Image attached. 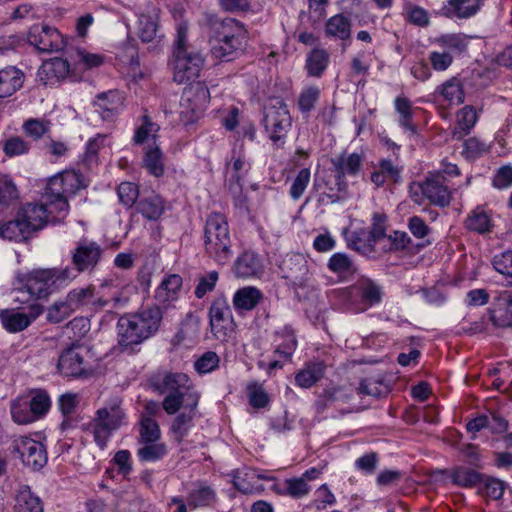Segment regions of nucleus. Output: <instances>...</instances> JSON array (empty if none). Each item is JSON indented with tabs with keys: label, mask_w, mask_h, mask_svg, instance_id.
I'll list each match as a JSON object with an SVG mask.
<instances>
[{
	"label": "nucleus",
	"mask_w": 512,
	"mask_h": 512,
	"mask_svg": "<svg viewBox=\"0 0 512 512\" xmlns=\"http://www.w3.org/2000/svg\"><path fill=\"white\" fill-rule=\"evenodd\" d=\"M73 280L75 273L69 266L33 269L16 276L15 290L27 293L34 300L43 299L67 287Z\"/></svg>",
	"instance_id": "f257e3e1"
},
{
	"label": "nucleus",
	"mask_w": 512,
	"mask_h": 512,
	"mask_svg": "<svg viewBox=\"0 0 512 512\" xmlns=\"http://www.w3.org/2000/svg\"><path fill=\"white\" fill-rule=\"evenodd\" d=\"M162 318V311L156 305L121 316L117 322L119 345L131 347L147 340L158 331Z\"/></svg>",
	"instance_id": "f03ea898"
},
{
	"label": "nucleus",
	"mask_w": 512,
	"mask_h": 512,
	"mask_svg": "<svg viewBox=\"0 0 512 512\" xmlns=\"http://www.w3.org/2000/svg\"><path fill=\"white\" fill-rule=\"evenodd\" d=\"M128 424V416L123 407V400L112 397L98 408L88 423L83 424V431L93 436L95 444L105 449L114 432Z\"/></svg>",
	"instance_id": "7ed1b4c3"
},
{
	"label": "nucleus",
	"mask_w": 512,
	"mask_h": 512,
	"mask_svg": "<svg viewBox=\"0 0 512 512\" xmlns=\"http://www.w3.org/2000/svg\"><path fill=\"white\" fill-rule=\"evenodd\" d=\"M87 186L85 179L75 170L62 171L49 178L43 199L51 211H56L52 221L61 222L69 213L68 197Z\"/></svg>",
	"instance_id": "20e7f679"
},
{
	"label": "nucleus",
	"mask_w": 512,
	"mask_h": 512,
	"mask_svg": "<svg viewBox=\"0 0 512 512\" xmlns=\"http://www.w3.org/2000/svg\"><path fill=\"white\" fill-rule=\"evenodd\" d=\"M247 31L233 18H225L213 26L211 53L220 60L231 61L245 48Z\"/></svg>",
	"instance_id": "39448f33"
},
{
	"label": "nucleus",
	"mask_w": 512,
	"mask_h": 512,
	"mask_svg": "<svg viewBox=\"0 0 512 512\" xmlns=\"http://www.w3.org/2000/svg\"><path fill=\"white\" fill-rule=\"evenodd\" d=\"M204 246L210 258L225 265L233 256L232 240L227 220L220 213L208 216L204 227Z\"/></svg>",
	"instance_id": "423d86ee"
},
{
	"label": "nucleus",
	"mask_w": 512,
	"mask_h": 512,
	"mask_svg": "<svg viewBox=\"0 0 512 512\" xmlns=\"http://www.w3.org/2000/svg\"><path fill=\"white\" fill-rule=\"evenodd\" d=\"M263 124L274 144L280 145L279 142H283L287 130L291 126V117L287 105L282 99H270L264 106Z\"/></svg>",
	"instance_id": "0eeeda50"
},
{
	"label": "nucleus",
	"mask_w": 512,
	"mask_h": 512,
	"mask_svg": "<svg viewBox=\"0 0 512 512\" xmlns=\"http://www.w3.org/2000/svg\"><path fill=\"white\" fill-rule=\"evenodd\" d=\"M210 101L208 87L197 82L185 88L180 100V119L184 124L195 122L205 111Z\"/></svg>",
	"instance_id": "6e6552de"
},
{
	"label": "nucleus",
	"mask_w": 512,
	"mask_h": 512,
	"mask_svg": "<svg viewBox=\"0 0 512 512\" xmlns=\"http://www.w3.org/2000/svg\"><path fill=\"white\" fill-rule=\"evenodd\" d=\"M217 502V494L212 486L203 481L192 483L186 499L172 497L168 502L170 509L175 507L173 512H189L200 508L212 507Z\"/></svg>",
	"instance_id": "1a4fd4ad"
},
{
	"label": "nucleus",
	"mask_w": 512,
	"mask_h": 512,
	"mask_svg": "<svg viewBox=\"0 0 512 512\" xmlns=\"http://www.w3.org/2000/svg\"><path fill=\"white\" fill-rule=\"evenodd\" d=\"M209 326L217 340L228 341L235 332L236 323L227 299L217 296L212 301L209 310Z\"/></svg>",
	"instance_id": "9d476101"
},
{
	"label": "nucleus",
	"mask_w": 512,
	"mask_h": 512,
	"mask_svg": "<svg viewBox=\"0 0 512 512\" xmlns=\"http://www.w3.org/2000/svg\"><path fill=\"white\" fill-rule=\"evenodd\" d=\"M41 304L33 302L25 307H14L0 310V323L2 327L12 334L28 329L43 313Z\"/></svg>",
	"instance_id": "9b49d317"
},
{
	"label": "nucleus",
	"mask_w": 512,
	"mask_h": 512,
	"mask_svg": "<svg viewBox=\"0 0 512 512\" xmlns=\"http://www.w3.org/2000/svg\"><path fill=\"white\" fill-rule=\"evenodd\" d=\"M204 65L200 52L191 50L173 54V79L178 84H186L197 79Z\"/></svg>",
	"instance_id": "f8f14e48"
},
{
	"label": "nucleus",
	"mask_w": 512,
	"mask_h": 512,
	"mask_svg": "<svg viewBox=\"0 0 512 512\" xmlns=\"http://www.w3.org/2000/svg\"><path fill=\"white\" fill-rule=\"evenodd\" d=\"M12 452L17 454L22 463L34 471L42 469L48 460L45 446L30 437L19 436L12 442Z\"/></svg>",
	"instance_id": "ddd939ff"
},
{
	"label": "nucleus",
	"mask_w": 512,
	"mask_h": 512,
	"mask_svg": "<svg viewBox=\"0 0 512 512\" xmlns=\"http://www.w3.org/2000/svg\"><path fill=\"white\" fill-rule=\"evenodd\" d=\"M27 41L40 53L59 52L67 44L65 37L56 28L38 24L29 29Z\"/></svg>",
	"instance_id": "4468645a"
},
{
	"label": "nucleus",
	"mask_w": 512,
	"mask_h": 512,
	"mask_svg": "<svg viewBox=\"0 0 512 512\" xmlns=\"http://www.w3.org/2000/svg\"><path fill=\"white\" fill-rule=\"evenodd\" d=\"M422 195L428 201L436 206H448L452 200V194L446 184V178L441 172L430 174L424 181L419 182L417 186Z\"/></svg>",
	"instance_id": "2eb2a0df"
},
{
	"label": "nucleus",
	"mask_w": 512,
	"mask_h": 512,
	"mask_svg": "<svg viewBox=\"0 0 512 512\" xmlns=\"http://www.w3.org/2000/svg\"><path fill=\"white\" fill-rule=\"evenodd\" d=\"M102 249L96 242L81 241L72 252V263L75 279L80 273L92 271L99 263Z\"/></svg>",
	"instance_id": "dca6fc26"
},
{
	"label": "nucleus",
	"mask_w": 512,
	"mask_h": 512,
	"mask_svg": "<svg viewBox=\"0 0 512 512\" xmlns=\"http://www.w3.org/2000/svg\"><path fill=\"white\" fill-rule=\"evenodd\" d=\"M200 394L193 385L191 379L185 384V389L177 394L165 396L162 402L164 411L169 415L176 414L181 408L185 410H196Z\"/></svg>",
	"instance_id": "f3484780"
},
{
	"label": "nucleus",
	"mask_w": 512,
	"mask_h": 512,
	"mask_svg": "<svg viewBox=\"0 0 512 512\" xmlns=\"http://www.w3.org/2000/svg\"><path fill=\"white\" fill-rule=\"evenodd\" d=\"M331 163L334 168L337 185H343L344 189L346 187L344 182L345 177H355L361 171L363 166V156L359 153L343 152L340 155L332 158ZM339 190H342V188H339Z\"/></svg>",
	"instance_id": "a211bd4d"
},
{
	"label": "nucleus",
	"mask_w": 512,
	"mask_h": 512,
	"mask_svg": "<svg viewBox=\"0 0 512 512\" xmlns=\"http://www.w3.org/2000/svg\"><path fill=\"white\" fill-rule=\"evenodd\" d=\"M21 219L28 226V231L31 234L34 231L42 229L48 222L55 224L52 217L56 215V211H51L48 203L44 201L43 204H27L19 212Z\"/></svg>",
	"instance_id": "6ab92c4d"
},
{
	"label": "nucleus",
	"mask_w": 512,
	"mask_h": 512,
	"mask_svg": "<svg viewBox=\"0 0 512 512\" xmlns=\"http://www.w3.org/2000/svg\"><path fill=\"white\" fill-rule=\"evenodd\" d=\"M86 350L81 346H72L63 351L58 360L59 372L67 377H77L84 372Z\"/></svg>",
	"instance_id": "aec40b11"
},
{
	"label": "nucleus",
	"mask_w": 512,
	"mask_h": 512,
	"mask_svg": "<svg viewBox=\"0 0 512 512\" xmlns=\"http://www.w3.org/2000/svg\"><path fill=\"white\" fill-rule=\"evenodd\" d=\"M189 376L181 372L158 373L152 378L153 388L160 394L169 396L185 389Z\"/></svg>",
	"instance_id": "412c9836"
},
{
	"label": "nucleus",
	"mask_w": 512,
	"mask_h": 512,
	"mask_svg": "<svg viewBox=\"0 0 512 512\" xmlns=\"http://www.w3.org/2000/svg\"><path fill=\"white\" fill-rule=\"evenodd\" d=\"M351 20L343 14H336L330 17L325 23V36L331 39L340 40L343 50L347 47V41L351 40Z\"/></svg>",
	"instance_id": "4be33fe9"
},
{
	"label": "nucleus",
	"mask_w": 512,
	"mask_h": 512,
	"mask_svg": "<svg viewBox=\"0 0 512 512\" xmlns=\"http://www.w3.org/2000/svg\"><path fill=\"white\" fill-rule=\"evenodd\" d=\"M123 96L117 90L100 93L94 100L97 111L104 120H112L123 105Z\"/></svg>",
	"instance_id": "5701e85b"
},
{
	"label": "nucleus",
	"mask_w": 512,
	"mask_h": 512,
	"mask_svg": "<svg viewBox=\"0 0 512 512\" xmlns=\"http://www.w3.org/2000/svg\"><path fill=\"white\" fill-rule=\"evenodd\" d=\"M262 267V260L259 255L247 250L237 257L234 263V273L240 278H250L259 275Z\"/></svg>",
	"instance_id": "b1692460"
},
{
	"label": "nucleus",
	"mask_w": 512,
	"mask_h": 512,
	"mask_svg": "<svg viewBox=\"0 0 512 512\" xmlns=\"http://www.w3.org/2000/svg\"><path fill=\"white\" fill-rule=\"evenodd\" d=\"M70 72V64L67 60L55 57L45 61L39 70L40 79L45 84H53L54 81L64 79Z\"/></svg>",
	"instance_id": "393cba45"
},
{
	"label": "nucleus",
	"mask_w": 512,
	"mask_h": 512,
	"mask_svg": "<svg viewBox=\"0 0 512 512\" xmlns=\"http://www.w3.org/2000/svg\"><path fill=\"white\" fill-rule=\"evenodd\" d=\"M351 395L343 388L331 387L318 397L314 406L318 413H323L329 407L341 409V405L349 402Z\"/></svg>",
	"instance_id": "a878e982"
},
{
	"label": "nucleus",
	"mask_w": 512,
	"mask_h": 512,
	"mask_svg": "<svg viewBox=\"0 0 512 512\" xmlns=\"http://www.w3.org/2000/svg\"><path fill=\"white\" fill-rule=\"evenodd\" d=\"M262 292L253 286L238 289L233 295V306L236 311L244 312L253 310L262 300Z\"/></svg>",
	"instance_id": "bb28decb"
},
{
	"label": "nucleus",
	"mask_w": 512,
	"mask_h": 512,
	"mask_svg": "<svg viewBox=\"0 0 512 512\" xmlns=\"http://www.w3.org/2000/svg\"><path fill=\"white\" fill-rule=\"evenodd\" d=\"M142 167L152 176L161 177L165 172L164 154L159 145H147L144 148Z\"/></svg>",
	"instance_id": "cd10ccee"
},
{
	"label": "nucleus",
	"mask_w": 512,
	"mask_h": 512,
	"mask_svg": "<svg viewBox=\"0 0 512 512\" xmlns=\"http://www.w3.org/2000/svg\"><path fill=\"white\" fill-rule=\"evenodd\" d=\"M24 82V73L10 66L0 70V98H5L19 90Z\"/></svg>",
	"instance_id": "c85d7f7f"
},
{
	"label": "nucleus",
	"mask_w": 512,
	"mask_h": 512,
	"mask_svg": "<svg viewBox=\"0 0 512 512\" xmlns=\"http://www.w3.org/2000/svg\"><path fill=\"white\" fill-rule=\"evenodd\" d=\"M386 221L387 217L383 213H374L372 217V227L368 243H362L360 238L353 241V245L357 251L367 252L372 249V242L376 243L386 238Z\"/></svg>",
	"instance_id": "c756f323"
},
{
	"label": "nucleus",
	"mask_w": 512,
	"mask_h": 512,
	"mask_svg": "<svg viewBox=\"0 0 512 512\" xmlns=\"http://www.w3.org/2000/svg\"><path fill=\"white\" fill-rule=\"evenodd\" d=\"M481 0H448L442 7V14L449 18H468L480 8Z\"/></svg>",
	"instance_id": "7c9ffc66"
},
{
	"label": "nucleus",
	"mask_w": 512,
	"mask_h": 512,
	"mask_svg": "<svg viewBox=\"0 0 512 512\" xmlns=\"http://www.w3.org/2000/svg\"><path fill=\"white\" fill-rule=\"evenodd\" d=\"M464 225L466 229L479 234L490 232L492 228L491 214L483 206H477L467 215Z\"/></svg>",
	"instance_id": "2f4dec72"
},
{
	"label": "nucleus",
	"mask_w": 512,
	"mask_h": 512,
	"mask_svg": "<svg viewBox=\"0 0 512 512\" xmlns=\"http://www.w3.org/2000/svg\"><path fill=\"white\" fill-rule=\"evenodd\" d=\"M137 211L147 220H158L165 211V202L157 194L142 197L136 205Z\"/></svg>",
	"instance_id": "473e14b6"
},
{
	"label": "nucleus",
	"mask_w": 512,
	"mask_h": 512,
	"mask_svg": "<svg viewBox=\"0 0 512 512\" xmlns=\"http://www.w3.org/2000/svg\"><path fill=\"white\" fill-rule=\"evenodd\" d=\"M31 234L28 226L23 222L19 213L12 220L0 222V237L9 241L21 242L26 240Z\"/></svg>",
	"instance_id": "72a5a7b5"
},
{
	"label": "nucleus",
	"mask_w": 512,
	"mask_h": 512,
	"mask_svg": "<svg viewBox=\"0 0 512 512\" xmlns=\"http://www.w3.org/2000/svg\"><path fill=\"white\" fill-rule=\"evenodd\" d=\"M435 93L441 95L450 104L460 105L465 100L462 82L457 77H452L439 85Z\"/></svg>",
	"instance_id": "f704fd0d"
},
{
	"label": "nucleus",
	"mask_w": 512,
	"mask_h": 512,
	"mask_svg": "<svg viewBox=\"0 0 512 512\" xmlns=\"http://www.w3.org/2000/svg\"><path fill=\"white\" fill-rule=\"evenodd\" d=\"M137 34L142 42H158L159 35L158 17L156 14H141L138 18Z\"/></svg>",
	"instance_id": "c9c22d12"
},
{
	"label": "nucleus",
	"mask_w": 512,
	"mask_h": 512,
	"mask_svg": "<svg viewBox=\"0 0 512 512\" xmlns=\"http://www.w3.org/2000/svg\"><path fill=\"white\" fill-rule=\"evenodd\" d=\"M142 123L136 128L133 135V143L136 145H143L144 143L152 142L151 145H158L156 143L160 127L157 123L153 122L148 115L141 117Z\"/></svg>",
	"instance_id": "e433bc0d"
},
{
	"label": "nucleus",
	"mask_w": 512,
	"mask_h": 512,
	"mask_svg": "<svg viewBox=\"0 0 512 512\" xmlns=\"http://www.w3.org/2000/svg\"><path fill=\"white\" fill-rule=\"evenodd\" d=\"M182 287V278L177 274L165 277L156 290L155 298L162 303L177 299Z\"/></svg>",
	"instance_id": "4c0bfd02"
},
{
	"label": "nucleus",
	"mask_w": 512,
	"mask_h": 512,
	"mask_svg": "<svg viewBox=\"0 0 512 512\" xmlns=\"http://www.w3.org/2000/svg\"><path fill=\"white\" fill-rule=\"evenodd\" d=\"M324 369L322 363L308 364L295 375V382L301 388H310L322 379Z\"/></svg>",
	"instance_id": "58836bf2"
},
{
	"label": "nucleus",
	"mask_w": 512,
	"mask_h": 512,
	"mask_svg": "<svg viewBox=\"0 0 512 512\" xmlns=\"http://www.w3.org/2000/svg\"><path fill=\"white\" fill-rule=\"evenodd\" d=\"M477 121L476 111L472 106H464L457 113V127L453 131V137L457 140L466 136Z\"/></svg>",
	"instance_id": "ea45409f"
},
{
	"label": "nucleus",
	"mask_w": 512,
	"mask_h": 512,
	"mask_svg": "<svg viewBox=\"0 0 512 512\" xmlns=\"http://www.w3.org/2000/svg\"><path fill=\"white\" fill-rule=\"evenodd\" d=\"M452 482L458 486L471 488L480 484L484 480V474L473 469L458 466L451 471Z\"/></svg>",
	"instance_id": "a19ab883"
},
{
	"label": "nucleus",
	"mask_w": 512,
	"mask_h": 512,
	"mask_svg": "<svg viewBox=\"0 0 512 512\" xmlns=\"http://www.w3.org/2000/svg\"><path fill=\"white\" fill-rule=\"evenodd\" d=\"M356 288L359 291L360 297L368 306H373L381 302L383 290L380 285L370 279H361L358 281Z\"/></svg>",
	"instance_id": "79ce46f5"
},
{
	"label": "nucleus",
	"mask_w": 512,
	"mask_h": 512,
	"mask_svg": "<svg viewBox=\"0 0 512 512\" xmlns=\"http://www.w3.org/2000/svg\"><path fill=\"white\" fill-rule=\"evenodd\" d=\"M14 512H43L41 500L29 487H23L17 494Z\"/></svg>",
	"instance_id": "37998d69"
},
{
	"label": "nucleus",
	"mask_w": 512,
	"mask_h": 512,
	"mask_svg": "<svg viewBox=\"0 0 512 512\" xmlns=\"http://www.w3.org/2000/svg\"><path fill=\"white\" fill-rule=\"evenodd\" d=\"M94 292L95 287L93 285L78 287L69 291L66 295V299L74 312H76L83 307H89L92 299L94 298Z\"/></svg>",
	"instance_id": "c03bdc74"
},
{
	"label": "nucleus",
	"mask_w": 512,
	"mask_h": 512,
	"mask_svg": "<svg viewBox=\"0 0 512 512\" xmlns=\"http://www.w3.org/2000/svg\"><path fill=\"white\" fill-rule=\"evenodd\" d=\"M329 63V54L324 49H314L307 56L306 69L310 76L320 77Z\"/></svg>",
	"instance_id": "a18cd8bd"
},
{
	"label": "nucleus",
	"mask_w": 512,
	"mask_h": 512,
	"mask_svg": "<svg viewBox=\"0 0 512 512\" xmlns=\"http://www.w3.org/2000/svg\"><path fill=\"white\" fill-rule=\"evenodd\" d=\"M195 411L196 410L183 409L182 412H180L173 420L171 431L178 442H181L184 437L187 436L189 430L193 426Z\"/></svg>",
	"instance_id": "49530a36"
},
{
	"label": "nucleus",
	"mask_w": 512,
	"mask_h": 512,
	"mask_svg": "<svg viewBox=\"0 0 512 512\" xmlns=\"http://www.w3.org/2000/svg\"><path fill=\"white\" fill-rule=\"evenodd\" d=\"M11 416L18 424H29L37 420L29 407L28 398H18L11 403Z\"/></svg>",
	"instance_id": "de8ad7c7"
},
{
	"label": "nucleus",
	"mask_w": 512,
	"mask_h": 512,
	"mask_svg": "<svg viewBox=\"0 0 512 512\" xmlns=\"http://www.w3.org/2000/svg\"><path fill=\"white\" fill-rule=\"evenodd\" d=\"M443 51L454 53H462L468 46V38L462 34H447L438 37L435 40Z\"/></svg>",
	"instance_id": "09e8293b"
},
{
	"label": "nucleus",
	"mask_w": 512,
	"mask_h": 512,
	"mask_svg": "<svg viewBox=\"0 0 512 512\" xmlns=\"http://www.w3.org/2000/svg\"><path fill=\"white\" fill-rule=\"evenodd\" d=\"M320 93V89L317 86H308L302 89L298 96L297 107L303 115L308 116L315 108L320 98Z\"/></svg>",
	"instance_id": "8fccbe9b"
},
{
	"label": "nucleus",
	"mask_w": 512,
	"mask_h": 512,
	"mask_svg": "<svg viewBox=\"0 0 512 512\" xmlns=\"http://www.w3.org/2000/svg\"><path fill=\"white\" fill-rule=\"evenodd\" d=\"M281 269L286 273V278L296 280L304 274L306 261L301 254H294L283 260Z\"/></svg>",
	"instance_id": "3c124183"
},
{
	"label": "nucleus",
	"mask_w": 512,
	"mask_h": 512,
	"mask_svg": "<svg viewBox=\"0 0 512 512\" xmlns=\"http://www.w3.org/2000/svg\"><path fill=\"white\" fill-rule=\"evenodd\" d=\"M28 403L37 420L45 415L51 406L48 393L42 389L32 391L31 398L28 399Z\"/></svg>",
	"instance_id": "603ef678"
},
{
	"label": "nucleus",
	"mask_w": 512,
	"mask_h": 512,
	"mask_svg": "<svg viewBox=\"0 0 512 512\" xmlns=\"http://www.w3.org/2000/svg\"><path fill=\"white\" fill-rule=\"evenodd\" d=\"M139 434L142 443L157 442L160 438L159 425L151 416L143 415L140 421Z\"/></svg>",
	"instance_id": "864d4df0"
},
{
	"label": "nucleus",
	"mask_w": 512,
	"mask_h": 512,
	"mask_svg": "<svg viewBox=\"0 0 512 512\" xmlns=\"http://www.w3.org/2000/svg\"><path fill=\"white\" fill-rule=\"evenodd\" d=\"M145 445L138 449L137 455L143 462H154L163 458L167 454L166 445L163 443H144Z\"/></svg>",
	"instance_id": "5fc2aeb1"
},
{
	"label": "nucleus",
	"mask_w": 512,
	"mask_h": 512,
	"mask_svg": "<svg viewBox=\"0 0 512 512\" xmlns=\"http://www.w3.org/2000/svg\"><path fill=\"white\" fill-rule=\"evenodd\" d=\"M120 203L126 208H132L139 197V187L133 182H122L117 188Z\"/></svg>",
	"instance_id": "6e6d98bb"
},
{
	"label": "nucleus",
	"mask_w": 512,
	"mask_h": 512,
	"mask_svg": "<svg viewBox=\"0 0 512 512\" xmlns=\"http://www.w3.org/2000/svg\"><path fill=\"white\" fill-rule=\"evenodd\" d=\"M74 313L66 297L53 303L47 311V320L51 323H60Z\"/></svg>",
	"instance_id": "4d7b16f0"
},
{
	"label": "nucleus",
	"mask_w": 512,
	"mask_h": 512,
	"mask_svg": "<svg viewBox=\"0 0 512 512\" xmlns=\"http://www.w3.org/2000/svg\"><path fill=\"white\" fill-rule=\"evenodd\" d=\"M285 491H279L280 495H288L292 498H301L310 492V486L305 478H290L284 481Z\"/></svg>",
	"instance_id": "13d9d810"
},
{
	"label": "nucleus",
	"mask_w": 512,
	"mask_h": 512,
	"mask_svg": "<svg viewBox=\"0 0 512 512\" xmlns=\"http://www.w3.org/2000/svg\"><path fill=\"white\" fill-rule=\"evenodd\" d=\"M404 13L406 19L416 26L426 27L430 22L428 12L424 8L410 2L404 4Z\"/></svg>",
	"instance_id": "bf43d9fd"
},
{
	"label": "nucleus",
	"mask_w": 512,
	"mask_h": 512,
	"mask_svg": "<svg viewBox=\"0 0 512 512\" xmlns=\"http://www.w3.org/2000/svg\"><path fill=\"white\" fill-rule=\"evenodd\" d=\"M49 120L30 118L23 123V131L29 137L35 140L40 139L50 130Z\"/></svg>",
	"instance_id": "052dcab7"
},
{
	"label": "nucleus",
	"mask_w": 512,
	"mask_h": 512,
	"mask_svg": "<svg viewBox=\"0 0 512 512\" xmlns=\"http://www.w3.org/2000/svg\"><path fill=\"white\" fill-rule=\"evenodd\" d=\"M360 395L380 397L388 392L387 386L380 379L366 378L360 382L357 389Z\"/></svg>",
	"instance_id": "680f3d73"
},
{
	"label": "nucleus",
	"mask_w": 512,
	"mask_h": 512,
	"mask_svg": "<svg viewBox=\"0 0 512 512\" xmlns=\"http://www.w3.org/2000/svg\"><path fill=\"white\" fill-rule=\"evenodd\" d=\"M255 476L254 470L237 472L233 477V484L238 491L251 494L256 490Z\"/></svg>",
	"instance_id": "e2e57ef3"
},
{
	"label": "nucleus",
	"mask_w": 512,
	"mask_h": 512,
	"mask_svg": "<svg viewBox=\"0 0 512 512\" xmlns=\"http://www.w3.org/2000/svg\"><path fill=\"white\" fill-rule=\"evenodd\" d=\"M483 484L481 493L493 500H499L503 497L506 485L500 479L484 475V480L480 483Z\"/></svg>",
	"instance_id": "0e129e2a"
},
{
	"label": "nucleus",
	"mask_w": 512,
	"mask_h": 512,
	"mask_svg": "<svg viewBox=\"0 0 512 512\" xmlns=\"http://www.w3.org/2000/svg\"><path fill=\"white\" fill-rule=\"evenodd\" d=\"M29 149L30 144L20 136H11L3 144V151L9 157L26 154Z\"/></svg>",
	"instance_id": "69168bd1"
},
{
	"label": "nucleus",
	"mask_w": 512,
	"mask_h": 512,
	"mask_svg": "<svg viewBox=\"0 0 512 512\" xmlns=\"http://www.w3.org/2000/svg\"><path fill=\"white\" fill-rule=\"evenodd\" d=\"M311 173L308 168L301 169L293 180L289 194L293 200H298L304 194L309 182Z\"/></svg>",
	"instance_id": "338daca9"
},
{
	"label": "nucleus",
	"mask_w": 512,
	"mask_h": 512,
	"mask_svg": "<svg viewBox=\"0 0 512 512\" xmlns=\"http://www.w3.org/2000/svg\"><path fill=\"white\" fill-rule=\"evenodd\" d=\"M220 358L214 351H207L194 363L195 370L200 374H206L218 368Z\"/></svg>",
	"instance_id": "774afa93"
}]
</instances>
